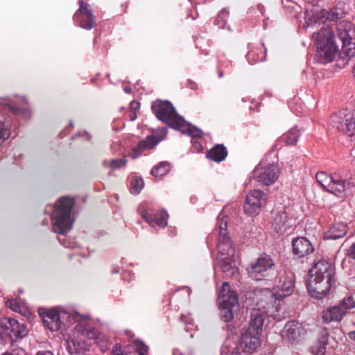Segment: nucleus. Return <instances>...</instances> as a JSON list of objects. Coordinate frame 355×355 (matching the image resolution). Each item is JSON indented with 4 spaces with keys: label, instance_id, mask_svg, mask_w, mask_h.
Here are the masks:
<instances>
[{
    "label": "nucleus",
    "instance_id": "obj_1",
    "mask_svg": "<svg viewBox=\"0 0 355 355\" xmlns=\"http://www.w3.org/2000/svg\"><path fill=\"white\" fill-rule=\"evenodd\" d=\"M347 13L348 5L343 1H338L331 10H323L314 17L315 25L317 24L320 25V20L322 22L319 31L313 33L312 36L317 49L319 62L322 63L331 62L339 50L332 28L325 23V21H337L345 17Z\"/></svg>",
    "mask_w": 355,
    "mask_h": 355
},
{
    "label": "nucleus",
    "instance_id": "obj_2",
    "mask_svg": "<svg viewBox=\"0 0 355 355\" xmlns=\"http://www.w3.org/2000/svg\"><path fill=\"white\" fill-rule=\"evenodd\" d=\"M307 289L313 297L322 299L335 284V268L328 261L319 260L309 270Z\"/></svg>",
    "mask_w": 355,
    "mask_h": 355
},
{
    "label": "nucleus",
    "instance_id": "obj_3",
    "mask_svg": "<svg viewBox=\"0 0 355 355\" xmlns=\"http://www.w3.org/2000/svg\"><path fill=\"white\" fill-rule=\"evenodd\" d=\"M218 250L220 253V266L223 272L227 277H232L237 272L234 260L235 249L232 246L227 232V217H218Z\"/></svg>",
    "mask_w": 355,
    "mask_h": 355
},
{
    "label": "nucleus",
    "instance_id": "obj_4",
    "mask_svg": "<svg viewBox=\"0 0 355 355\" xmlns=\"http://www.w3.org/2000/svg\"><path fill=\"white\" fill-rule=\"evenodd\" d=\"M276 273L273 283L275 293L268 289L261 291L257 301L259 309H266V305H272L275 295L279 299L291 295L294 291V275L292 272L282 269L277 270Z\"/></svg>",
    "mask_w": 355,
    "mask_h": 355
},
{
    "label": "nucleus",
    "instance_id": "obj_5",
    "mask_svg": "<svg viewBox=\"0 0 355 355\" xmlns=\"http://www.w3.org/2000/svg\"><path fill=\"white\" fill-rule=\"evenodd\" d=\"M74 205V199L67 196L62 197L58 200L51 216L55 232L64 235L71 230L73 226L71 212Z\"/></svg>",
    "mask_w": 355,
    "mask_h": 355
},
{
    "label": "nucleus",
    "instance_id": "obj_6",
    "mask_svg": "<svg viewBox=\"0 0 355 355\" xmlns=\"http://www.w3.org/2000/svg\"><path fill=\"white\" fill-rule=\"evenodd\" d=\"M317 182L327 191L338 197H345L352 193L354 184L351 180L330 176L324 171H320L315 175Z\"/></svg>",
    "mask_w": 355,
    "mask_h": 355
},
{
    "label": "nucleus",
    "instance_id": "obj_7",
    "mask_svg": "<svg viewBox=\"0 0 355 355\" xmlns=\"http://www.w3.org/2000/svg\"><path fill=\"white\" fill-rule=\"evenodd\" d=\"M277 271L273 259L266 253L261 254L248 268V275L256 281L273 280Z\"/></svg>",
    "mask_w": 355,
    "mask_h": 355
},
{
    "label": "nucleus",
    "instance_id": "obj_8",
    "mask_svg": "<svg viewBox=\"0 0 355 355\" xmlns=\"http://www.w3.org/2000/svg\"><path fill=\"white\" fill-rule=\"evenodd\" d=\"M220 316L225 322L230 321L239 308L236 292L232 290L227 282H224L218 296Z\"/></svg>",
    "mask_w": 355,
    "mask_h": 355
},
{
    "label": "nucleus",
    "instance_id": "obj_9",
    "mask_svg": "<svg viewBox=\"0 0 355 355\" xmlns=\"http://www.w3.org/2000/svg\"><path fill=\"white\" fill-rule=\"evenodd\" d=\"M337 38L341 43L340 57L352 58L355 55V27L349 21L336 24Z\"/></svg>",
    "mask_w": 355,
    "mask_h": 355
},
{
    "label": "nucleus",
    "instance_id": "obj_10",
    "mask_svg": "<svg viewBox=\"0 0 355 355\" xmlns=\"http://www.w3.org/2000/svg\"><path fill=\"white\" fill-rule=\"evenodd\" d=\"M152 110L156 117L173 128H179L184 119L176 112L171 102L157 100L152 103Z\"/></svg>",
    "mask_w": 355,
    "mask_h": 355
},
{
    "label": "nucleus",
    "instance_id": "obj_11",
    "mask_svg": "<svg viewBox=\"0 0 355 355\" xmlns=\"http://www.w3.org/2000/svg\"><path fill=\"white\" fill-rule=\"evenodd\" d=\"M28 334L26 326L11 318H0V337L5 341L17 342Z\"/></svg>",
    "mask_w": 355,
    "mask_h": 355
},
{
    "label": "nucleus",
    "instance_id": "obj_12",
    "mask_svg": "<svg viewBox=\"0 0 355 355\" xmlns=\"http://www.w3.org/2000/svg\"><path fill=\"white\" fill-rule=\"evenodd\" d=\"M354 308H355V301L352 296H349L343 299L338 305L324 310L321 314L322 322H339L347 311Z\"/></svg>",
    "mask_w": 355,
    "mask_h": 355
},
{
    "label": "nucleus",
    "instance_id": "obj_13",
    "mask_svg": "<svg viewBox=\"0 0 355 355\" xmlns=\"http://www.w3.org/2000/svg\"><path fill=\"white\" fill-rule=\"evenodd\" d=\"M306 331L303 325L297 321H288L282 331L283 341L288 345L298 343L305 336Z\"/></svg>",
    "mask_w": 355,
    "mask_h": 355
},
{
    "label": "nucleus",
    "instance_id": "obj_14",
    "mask_svg": "<svg viewBox=\"0 0 355 355\" xmlns=\"http://www.w3.org/2000/svg\"><path fill=\"white\" fill-rule=\"evenodd\" d=\"M331 121L338 131L346 135L352 142L355 143V117L353 114L348 113L343 116L334 115Z\"/></svg>",
    "mask_w": 355,
    "mask_h": 355
},
{
    "label": "nucleus",
    "instance_id": "obj_15",
    "mask_svg": "<svg viewBox=\"0 0 355 355\" xmlns=\"http://www.w3.org/2000/svg\"><path fill=\"white\" fill-rule=\"evenodd\" d=\"M266 202V195L262 191H251L245 197L244 211L248 215L256 216Z\"/></svg>",
    "mask_w": 355,
    "mask_h": 355
},
{
    "label": "nucleus",
    "instance_id": "obj_16",
    "mask_svg": "<svg viewBox=\"0 0 355 355\" xmlns=\"http://www.w3.org/2000/svg\"><path fill=\"white\" fill-rule=\"evenodd\" d=\"M279 170L277 165L269 164L266 167H257L254 171L256 180L265 185L273 184L279 176Z\"/></svg>",
    "mask_w": 355,
    "mask_h": 355
},
{
    "label": "nucleus",
    "instance_id": "obj_17",
    "mask_svg": "<svg viewBox=\"0 0 355 355\" xmlns=\"http://www.w3.org/2000/svg\"><path fill=\"white\" fill-rule=\"evenodd\" d=\"M334 342V338L330 337L327 329L322 328L320 331L316 345L311 347L312 353L314 355H326L329 351L334 348L333 343Z\"/></svg>",
    "mask_w": 355,
    "mask_h": 355
},
{
    "label": "nucleus",
    "instance_id": "obj_18",
    "mask_svg": "<svg viewBox=\"0 0 355 355\" xmlns=\"http://www.w3.org/2000/svg\"><path fill=\"white\" fill-rule=\"evenodd\" d=\"M293 219L285 210L272 211V225L277 232L284 233L292 227Z\"/></svg>",
    "mask_w": 355,
    "mask_h": 355
},
{
    "label": "nucleus",
    "instance_id": "obj_19",
    "mask_svg": "<svg viewBox=\"0 0 355 355\" xmlns=\"http://www.w3.org/2000/svg\"><path fill=\"white\" fill-rule=\"evenodd\" d=\"M39 314L44 326L52 331H56L61 327V320L58 310L55 309H40Z\"/></svg>",
    "mask_w": 355,
    "mask_h": 355
},
{
    "label": "nucleus",
    "instance_id": "obj_20",
    "mask_svg": "<svg viewBox=\"0 0 355 355\" xmlns=\"http://www.w3.org/2000/svg\"><path fill=\"white\" fill-rule=\"evenodd\" d=\"M140 215L151 226L156 225L160 227H165L168 224V215L165 210L153 213L151 210L144 209Z\"/></svg>",
    "mask_w": 355,
    "mask_h": 355
},
{
    "label": "nucleus",
    "instance_id": "obj_21",
    "mask_svg": "<svg viewBox=\"0 0 355 355\" xmlns=\"http://www.w3.org/2000/svg\"><path fill=\"white\" fill-rule=\"evenodd\" d=\"M79 15H83L87 17L86 21H81L79 26L84 29L91 30L96 26L95 17L93 15L92 9L89 4L84 1H80V7L73 15V20L77 21Z\"/></svg>",
    "mask_w": 355,
    "mask_h": 355
},
{
    "label": "nucleus",
    "instance_id": "obj_22",
    "mask_svg": "<svg viewBox=\"0 0 355 355\" xmlns=\"http://www.w3.org/2000/svg\"><path fill=\"white\" fill-rule=\"evenodd\" d=\"M161 141V139L157 138L154 135H149L145 139L140 141L129 153V156L132 159L139 157L141 153L146 150L154 148Z\"/></svg>",
    "mask_w": 355,
    "mask_h": 355
},
{
    "label": "nucleus",
    "instance_id": "obj_23",
    "mask_svg": "<svg viewBox=\"0 0 355 355\" xmlns=\"http://www.w3.org/2000/svg\"><path fill=\"white\" fill-rule=\"evenodd\" d=\"M293 252L298 258L303 257L313 252V248L305 237H299L293 240Z\"/></svg>",
    "mask_w": 355,
    "mask_h": 355
},
{
    "label": "nucleus",
    "instance_id": "obj_24",
    "mask_svg": "<svg viewBox=\"0 0 355 355\" xmlns=\"http://www.w3.org/2000/svg\"><path fill=\"white\" fill-rule=\"evenodd\" d=\"M260 335H252L248 332L243 331L240 341V347L244 352L251 354L260 345Z\"/></svg>",
    "mask_w": 355,
    "mask_h": 355
},
{
    "label": "nucleus",
    "instance_id": "obj_25",
    "mask_svg": "<svg viewBox=\"0 0 355 355\" xmlns=\"http://www.w3.org/2000/svg\"><path fill=\"white\" fill-rule=\"evenodd\" d=\"M264 318L261 313L254 311L251 313V318L248 327L243 331L252 335H261L263 324Z\"/></svg>",
    "mask_w": 355,
    "mask_h": 355
},
{
    "label": "nucleus",
    "instance_id": "obj_26",
    "mask_svg": "<svg viewBox=\"0 0 355 355\" xmlns=\"http://www.w3.org/2000/svg\"><path fill=\"white\" fill-rule=\"evenodd\" d=\"M348 231L346 223L340 222L334 224L324 234L325 239L336 240L343 237Z\"/></svg>",
    "mask_w": 355,
    "mask_h": 355
},
{
    "label": "nucleus",
    "instance_id": "obj_27",
    "mask_svg": "<svg viewBox=\"0 0 355 355\" xmlns=\"http://www.w3.org/2000/svg\"><path fill=\"white\" fill-rule=\"evenodd\" d=\"M227 156V150L223 144H217L207 153V157L214 162H220Z\"/></svg>",
    "mask_w": 355,
    "mask_h": 355
},
{
    "label": "nucleus",
    "instance_id": "obj_28",
    "mask_svg": "<svg viewBox=\"0 0 355 355\" xmlns=\"http://www.w3.org/2000/svg\"><path fill=\"white\" fill-rule=\"evenodd\" d=\"M75 332L89 340L96 338L97 331L86 323H78L75 327Z\"/></svg>",
    "mask_w": 355,
    "mask_h": 355
},
{
    "label": "nucleus",
    "instance_id": "obj_29",
    "mask_svg": "<svg viewBox=\"0 0 355 355\" xmlns=\"http://www.w3.org/2000/svg\"><path fill=\"white\" fill-rule=\"evenodd\" d=\"M246 58L250 64H254L257 62H263L266 60V50L262 51L261 48H252L246 55Z\"/></svg>",
    "mask_w": 355,
    "mask_h": 355
},
{
    "label": "nucleus",
    "instance_id": "obj_30",
    "mask_svg": "<svg viewBox=\"0 0 355 355\" xmlns=\"http://www.w3.org/2000/svg\"><path fill=\"white\" fill-rule=\"evenodd\" d=\"M175 129L180 130L182 132L187 134L192 137L200 138L203 136V132L200 129L187 123L184 119L182 124L179 128H175Z\"/></svg>",
    "mask_w": 355,
    "mask_h": 355
},
{
    "label": "nucleus",
    "instance_id": "obj_31",
    "mask_svg": "<svg viewBox=\"0 0 355 355\" xmlns=\"http://www.w3.org/2000/svg\"><path fill=\"white\" fill-rule=\"evenodd\" d=\"M299 137L300 130L296 128H293L284 135L282 139L288 145H295L297 144Z\"/></svg>",
    "mask_w": 355,
    "mask_h": 355
},
{
    "label": "nucleus",
    "instance_id": "obj_32",
    "mask_svg": "<svg viewBox=\"0 0 355 355\" xmlns=\"http://www.w3.org/2000/svg\"><path fill=\"white\" fill-rule=\"evenodd\" d=\"M170 169L171 166L168 162H162L152 168L151 174L155 177H162L166 175Z\"/></svg>",
    "mask_w": 355,
    "mask_h": 355
},
{
    "label": "nucleus",
    "instance_id": "obj_33",
    "mask_svg": "<svg viewBox=\"0 0 355 355\" xmlns=\"http://www.w3.org/2000/svg\"><path fill=\"white\" fill-rule=\"evenodd\" d=\"M127 159L125 157L114 159L112 160L105 159L103 162L105 167L110 168L112 170H116L125 166L127 164Z\"/></svg>",
    "mask_w": 355,
    "mask_h": 355
},
{
    "label": "nucleus",
    "instance_id": "obj_34",
    "mask_svg": "<svg viewBox=\"0 0 355 355\" xmlns=\"http://www.w3.org/2000/svg\"><path fill=\"white\" fill-rule=\"evenodd\" d=\"M229 15V10L227 8H223L217 15L214 21V24L218 26L220 28H225Z\"/></svg>",
    "mask_w": 355,
    "mask_h": 355
},
{
    "label": "nucleus",
    "instance_id": "obj_35",
    "mask_svg": "<svg viewBox=\"0 0 355 355\" xmlns=\"http://www.w3.org/2000/svg\"><path fill=\"white\" fill-rule=\"evenodd\" d=\"M144 186L143 180L141 178L135 177L131 180L130 191L132 194L137 195L140 193Z\"/></svg>",
    "mask_w": 355,
    "mask_h": 355
},
{
    "label": "nucleus",
    "instance_id": "obj_36",
    "mask_svg": "<svg viewBox=\"0 0 355 355\" xmlns=\"http://www.w3.org/2000/svg\"><path fill=\"white\" fill-rule=\"evenodd\" d=\"M10 110L15 115L22 118L28 119L31 116V111L28 108H20L17 105H12Z\"/></svg>",
    "mask_w": 355,
    "mask_h": 355
},
{
    "label": "nucleus",
    "instance_id": "obj_37",
    "mask_svg": "<svg viewBox=\"0 0 355 355\" xmlns=\"http://www.w3.org/2000/svg\"><path fill=\"white\" fill-rule=\"evenodd\" d=\"M6 306L15 312H21L23 308L21 304L15 299L8 300L6 302Z\"/></svg>",
    "mask_w": 355,
    "mask_h": 355
},
{
    "label": "nucleus",
    "instance_id": "obj_38",
    "mask_svg": "<svg viewBox=\"0 0 355 355\" xmlns=\"http://www.w3.org/2000/svg\"><path fill=\"white\" fill-rule=\"evenodd\" d=\"M67 350L71 355L80 353V347L79 343H76L73 340H71L67 344Z\"/></svg>",
    "mask_w": 355,
    "mask_h": 355
},
{
    "label": "nucleus",
    "instance_id": "obj_39",
    "mask_svg": "<svg viewBox=\"0 0 355 355\" xmlns=\"http://www.w3.org/2000/svg\"><path fill=\"white\" fill-rule=\"evenodd\" d=\"M148 347L142 342H139L136 345V352L137 355H147Z\"/></svg>",
    "mask_w": 355,
    "mask_h": 355
},
{
    "label": "nucleus",
    "instance_id": "obj_40",
    "mask_svg": "<svg viewBox=\"0 0 355 355\" xmlns=\"http://www.w3.org/2000/svg\"><path fill=\"white\" fill-rule=\"evenodd\" d=\"M110 355H128V354L124 352L121 345L117 344L112 347L110 352Z\"/></svg>",
    "mask_w": 355,
    "mask_h": 355
},
{
    "label": "nucleus",
    "instance_id": "obj_41",
    "mask_svg": "<svg viewBox=\"0 0 355 355\" xmlns=\"http://www.w3.org/2000/svg\"><path fill=\"white\" fill-rule=\"evenodd\" d=\"M347 254L350 258L355 260V242L349 247Z\"/></svg>",
    "mask_w": 355,
    "mask_h": 355
},
{
    "label": "nucleus",
    "instance_id": "obj_42",
    "mask_svg": "<svg viewBox=\"0 0 355 355\" xmlns=\"http://www.w3.org/2000/svg\"><path fill=\"white\" fill-rule=\"evenodd\" d=\"M221 355H228V350L226 347H223L221 349ZM230 355H239L238 352L235 349L231 352Z\"/></svg>",
    "mask_w": 355,
    "mask_h": 355
},
{
    "label": "nucleus",
    "instance_id": "obj_43",
    "mask_svg": "<svg viewBox=\"0 0 355 355\" xmlns=\"http://www.w3.org/2000/svg\"><path fill=\"white\" fill-rule=\"evenodd\" d=\"M188 87L193 90H196L198 88L197 84L191 80H188Z\"/></svg>",
    "mask_w": 355,
    "mask_h": 355
},
{
    "label": "nucleus",
    "instance_id": "obj_44",
    "mask_svg": "<svg viewBox=\"0 0 355 355\" xmlns=\"http://www.w3.org/2000/svg\"><path fill=\"white\" fill-rule=\"evenodd\" d=\"M130 107L132 110H134L135 111L139 107V103L132 101L130 103Z\"/></svg>",
    "mask_w": 355,
    "mask_h": 355
},
{
    "label": "nucleus",
    "instance_id": "obj_45",
    "mask_svg": "<svg viewBox=\"0 0 355 355\" xmlns=\"http://www.w3.org/2000/svg\"><path fill=\"white\" fill-rule=\"evenodd\" d=\"M36 355H54L51 351H39Z\"/></svg>",
    "mask_w": 355,
    "mask_h": 355
},
{
    "label": "nucleus",
    "instance_id": "obj_46",
    "mask_svg": "<svg viewBox=\"0 0 355 355\" xmlns=\"http://www.w3.org/2000/svg\"><path fill=\"white\" fill-rule=\"evenodd\" d=\"M348 337L350 340H353L354 342H355V331H349L348 333Z\"/></svg>",
    "mask_w": 355,
    "mask_h": 355
},
{
    "label": "nucleus",
    "instance_id": "obj_47",
    "mask_svg": "<svg viewBox=\"0 0 355 355\" xmlns=\"http://www.w3.org/2000/svg\"><path fill=\"white\" fill-rule=\"evenodd\" d=\"M130 120L131 121H134L135 120V119L137 118V114L135 113V111H132L130 114Z\"/></svg>",
    "mask_w": 355,
    "mask_h": 355
},
{
    "label": "nucleus",
    "instance_id": "obj_48",
    "mask_svg": "<svg viewBox=\"0 0 355 355\" xmlns=\"http://www.w3.org/2000/svg\"><path fill=\"white\" fill-rule=\"evenodd\" d=\"M124 92L127 94H130L131 92V88L129 87H125L124 88Z\"/></svg>",
    "mask_w": 355,
    "mask_h": 355
},
{
    "label": "nucleus",
    "instance_id": "obj_49",
    "mask_svg": "<svg viewBox=\"0 0 355 355\" xmlns=\"http://www.w3.org/2000/svg\"><path fill=\"white\" fill-rule=\"evenodd\" d=\"M223 76V73L222 71H218V77L222 78Z\"/></svg>",
    "mask_w": 355,
    "mask_h": 355
},
{
    "label": "nucleus",
    "instance_id": "obj_50",
    "mask_svg": "<svg viewBox=\"0 0 355 355\" xmlns=\"http://www.w3.org/2000/svg\"><path fill=\"white\" fill-rule=\"evenodd\" d=\"M59 239V241H60V242L63 245H64L65 247H69V245H66L64 243H62V240H61L60 239Z\"/></svg>",
    "mask_w": 355,
    "mask_h": 355
},
{
    "label": "nucleus",
    "instance_id": "obj_51",
    "mask_svg": "<svg viewBox=\"0 0 355 355\" xmlns=\"http://www.w3.org/2000/svg\"><path fill=\"white\" fill-rule=\"evenodd\" d=\"M73 122H71L70 123V126L73 127Z\"/></svg>",
    "mask_w": 355,
    "mask_h": 355
}]
</instances>
